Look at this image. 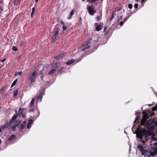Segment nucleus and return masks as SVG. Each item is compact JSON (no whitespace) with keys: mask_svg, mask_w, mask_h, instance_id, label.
Wrapping results in <instances>:
<instances>
[{"mask_svg":"<svg viewBox=\"0 0 157 157\" xmlns=\"http://www.w3.org/2000/svg\"><path fill=\"white\" fill-rule=\"evenodd\" d=\"M74 59H71L69 61H67L66 63V64L67 65H70L74 62Z\"/></svg>","mask_w":157,"mask_h":157,"instance_id":"nucleus-14","label":"nucleus"},{"mask_svg":"<svg viewBox=\"0 0 157 157\" xmlns=\"http://www.w3.org/2000/svg\"><path fill=\"white\" fill-rule=\"evenodd\" d=\"M44 69V68L43 70L42 71H40V73L41 74H43L42 76H41V80H42L43 77H44V75H45L43 73V71Z\"/></svg>","mask_w":157,"mask_h":157,"instance_id":"nucleus-22","label":"nucleus"},{"mask_svg":"<svg viewBox=\"0 0 157 157\" xmlns=\"http://www.w3.org/2000/svg\"><path fill=\"white\" fill-rule=\"evenodd\" d=\"M139 118V117L138 116H136V117L135 119V121H134V122H136V120L138 119Z\"/></svg>","mask_w":157,"mask_h":157,"instance_id":"nucleus-28","label":"nucleus"},{"mask_svg":"<svg viewBox=\"0 0 157 157\" xmlns=\"http://www.w3.org/2000/svg\"><path fill=\"white\" fill-rule=\"evenodd\" d=\"M137 113V112L136 111V113Z\"/></svg>","mask_w":157,"mask_h":157,"instance_id":"nucleus-43","label":"nucleus"},{"mask_svg":"<svg viewBox=\"0 0 157 157\" xmlns=\"http://www.w3.org/2000/svg\"><path fill=\"white\" fill-rule=\"evenodd\" d=\"M17 118V116L16 115H14L12 118L11 122H12L13 121H14V120H16Z\"/></svg>","mask_w":157,"mask_h":157,"instance_id":"nucleus-20","label":"nucleus"},{"mask_svg":"<svg viewBox=\"0 0 157 157\" xmlns=\"http://www.w3.org/2000/svg\"><path fill=\"white\" fill-rule=\"evenodd\" d=\"M12 49L15 51H17V47L15 46H13L12 47Z\"/></svg>","mask_w":157,"mask_h":157,"instance_id":"nucleus-23","label":"nucleus"},{"mask_svg":"<svg viewBox=\"0 0 157 157\" xmlns=\"http://www.w3.org/2000/svg\"><path fill=\"white\" fill-rule=\"evenodd\" d=\"M138 4H136V3L134 5V7H135V8L136 9V8H137V7H138Z\"/></svg>","mask_w":157,"mask_h":157,"instance_id":"nucleus-27","label":"nucleus"},{"mask_svg":"<svg viewBox=\"0 0 157 157\" xmlns=\"http://www.w3.org/2000/svg\"><path fill=\"white\" fill-rule=\"evenodd\" d=\"M18 94V91L17 90H15L13 92V96L14 97L16 96Z\"/></svg>","mask_w":157,"mask_h":157,"instance_id":"nucleus-21","label":"nucleus"},{"mask_svg":"<svg viewBox=\"0 0 157 157\" xmlns=\"http://www.w3.org/2000/svg\"><path fill=\"white\" fill-rule=\"evenodd\" d=\"M145 0H142L141 2H142H142H144V1H145Z\"/></svg>","mask_w":157,"mask_h":157,"instance_id":"nucleus-38","label":"nucleus"},{"mask_svg":"<svg viewBox=\"0 0 157 157\" xmlns=\"http://www.w3.org/2000/svg\"><path fill=\"white\" fill-rule=\"evenodd\" d=\"M59 26H60L59 25H56L55 27V30L54 31V33L55 34V35H58L59 31Z\"/></svg>","mask_w":157,"mask_h":157,"instance_id":"nucleus-6","label":"nucleus"},{"mask_svg":"<svg viewBox=\"0 0 157 157\" xmlns=\"http://www.w3.org/2000/svg\"><path fill=\"white\" fill-rule=\"evenodd\" d=\"M35 12V9L33 7L32 8V12L33 13H34Z\"/></svg>","mask_w":157,"mask_h":157,"instance_id":"nucleus-31","label":"nucleus"},{"mask_svg":"<svg viewBox=\"0 0 157 157\" xmlns=\"http://www.w3.org/2000/svg\"><path fill=\"white\" fill-rule=\"evenodd\" d=\"M65 54H61L58 56H55L54 57L55 59H59L63 58V57L64 56Z\"/></svg>","mask_w":157,"mask_h":157,"instance_id":"nucleus-7","label":"nucleus"},{"mask_svg":"<svg viewBox=\"0 0 157 157\" xmlns=\"http://www.w3.org/2000/svg\"><path fill=\"white\" fill-rule=\"evenodd\" d=\"M17 81V79H16L15 80L13 81V83H12V84L11 85L12 87L13 86H14L15 85Z\"/></svg>","mask_w":157,"mask_h":157,"instance_id":"nucleus-18","label":"nucleus"},{"mask_svg":"<svg viewBox=\"0 0 157 157\" xmlns=\"http://www.w3.org/2000/svg\"><path fill=\"white\" fill-rule=\"evenodd\" d=\"M124 22L123 21H121L120 23V26H122L123 24H124Z\"/></svg>","mask_w":157,"mask_h":157,"instance_id":"nucleus-32","label":"nucleus"},{"mask_svg":"<svg viewBox=\"0 0 157 157\" xmlns=\"http://www.w3.org/2000/svg\"><path fill=\"white\" fill-rule=\"evenodd\" d=\"M16 137L15 136L14 134L11 135L8 139L9 141H13L15 139Z\"/></svg>","mask_w":157,"mask_h":157,"instance_id":"nucleus-8","label":"nucleus"},{"mask_svg":"<svg viewBox=\"0 0 157 157\" xmlns=\"http://www.w3.org/2000/svg\"><path fill=\"white\" fill-rule=\"evenodd\" d=\"M148 105H149V106H151L152 105H151V104H149Z\"/></svg>","mask_w":157,"mask_h":157,"instance_id":"nucleus-40","label":"nucleus"},{"mask_svg":"<svg viewBox=\"0 0 157 157\" xmlns=\"http://www.w3.org/2000/svg\"><path fill=\"white\" fill-rule=\"evenodd\" d=\"M156 96L157 97V93L156 94Z\"/></svg>","mask_w":157,"mask_h":157,"instance_id":"nucleus-42","label":"nucleus"},{"mask_svg":"<svg viewBox=\"0 0 157 157\" xmlns=\"http://www.w3.org/2000/svg\"><path fill=\"white\" fill-rule=\"evenodd\" d=\"M87 2H89V0H87Z\"/></svg>","mask_w":157,"mask_h":157,"instance_id":"nucleus-41","label":"nucleus"},{"mask_svg":"<svg viewBox=\"0 0 157 157\" xmlns=\"http://www.w3.org/2000/svg\"><path fill=\"white\" fill-rule=\"evenodd\" d=\"M114 17V13H112V17H111V19H110V20H112L113 19V17Z\"/></svg>","mask_w":157,"mask_h":157,"instance_id":"nucleus-33","label":"nucleus"},{"mask_svg":"<svg viewBox=\"0 0 157 157\" xmlns=\"http://www.w3.org/2000/svg\"><path fill=\"white\" fill-rule=\"evenodd\" d=\"M22 71L17 72L15 73L14 75L16 76L17 75H19V76H20L22 74Z\"/></svg>","mask_w":157,"mask_h":157,"instance_id":"nucleus-16","label":"nucleus"},{"mask_svg":"<svg viewBox=\"0 0 157 157\" xmlns=\"http://www.w3.org/2000/svg\"><path fill=\"white\" fill-rule=\"evenodd\" d=\"M87 6L88 7L87 10L90 14L92 15H94V13H95V11L92 6L88 5Z\"/></svg>","mask_w":157,"mask_h":157,"instance_id":"nucleus-4","label":"nucleus"},{"mask_svg":"<svg viewBox=\"0 0 157 157\" xmlns=\"http://www.w3.org/2000/svg\"><path fill=\"white\" fill-rule=\"evenodd\" d=\"M42 94H40L38 96L37 98V100L38 101H42Z\"/></svg>","mask_w":157,"mask_h":157,"instance_id":"nucleus-11","label":"nucleus"},{"mask_svg":"<svg viewBox=\"0 0 157 157\" xmlns=\"http://www.w3.org/2000/svg\"><path fill=\"white\" fill-rule=\"evenodd\" d=\"M39 0H35V1L36 2H37Z\"/></svg>","mask_w":157,"mask_h":157,"instance_id":"nucleus-37","label":"nucleus"},{"mask_svg":"<svg viewBox=\"0 0 157 157\" xmlns=\"http://www.w3.org/2000/svg\"><path fill=\"white\" fill-rule=\"evenodd\" d=\"M137 148L141 152L142 155L145 157H150L151 156L153 157L157 154V147L155 148H152L147 150L144 149L142 146L138 145Z\"/></svg>","mask_w":157,"mask_h":157,"instance_id":"nucleus-1","label":"nucleus"},{"mask_svg":"<svg viewBox=\"0 0 157 157\" xmlns=\"http://www.w3.org/2000/svg\"><path fill=\"white\" fill-rule=\"evenodd\" d=\"M90 43L89 41H87L86 42L83 43L81 46V48L82 50H85L86 49H88L90 46Z\"/></svg>","mask_w":157,"mask_h":157,"instance_id":"nucleus-3","label":"nucleus"},{"mask_svg":"<svg viewBox=\"0 0 157 157\" xmlns=\"http://www.w3.org/2000/svg\"><path fill=\"white\" fill-rule=\"evenodd\" d=\"M34 13H33L32 12L31 13V16L32 17L33 15V14H34Z\"/></svg>","mask_w":157,"mask_h":157,"instance_id":"nucleus-35","label":"nucleus"},{"mask_svg":"<svg viewBox=\"0 0 157 157\" xmlns=\"http://www.w3.org/2000/svg\"><path fill=\"white\" fill-rule=\"evenodd\" d=\"M63 30H65V29L67 28L66 26H63Z\"/></svg>","mask_w":157,"mask_h":157,"instance_id":"nucleus-30","label":"nucleus"},{"mask_svg":"<svg viewBox=\"0 0 157 157\" xmlns=\"http://www.w3.org/2000/svg\"><path fill=\"white\" fill-rule=\"evenodd\" d=\"M132 4H129L128 5V7L130 9H131L132 8Z\"/></svg>","mask_w":157,"mask_h":157,"instance_id":"nucleus-24","label":"nucleus"},{"mask_svg":"<svg viewBox=\"0 0 157 157\" xmlns=\"http://www.w3.org/2000/svg\"><path fill=\"white\" fill-rule=\"evenodd\" d=\"M102 15L100 14L99 16H97L96 17V20L97 21H98L101 19Z\"/></svg>","mask_w":157,"mask_h":157,"instance_id":"nucleus-15","label":"nucleus"},{"mask_svg":"<svg viewBox=\"0 0 157 157\" xmlns=\"http://www.w3.org/2000/svg\"><path fill=\"white\" fill-rule=\"evenodd\" d=\"M5 60V59H3L2 60H1V62H4Z\"/></svg>","mask_w":157,"mask_h":157,"instance_id":"nucleus-36","label":"nucleus"},{"mask_svg":"<svg viewBox=\"0 0 157 157\" xmlns=\"http://www.w3.org/2000/svg\"><path fill=\"white\" fill-rule=\"evenodd\" d=\"M82 1H85V0H82Z\"/></svg>","mask_w":157,"mask_h":157,"instance_id":"nucleus-44","label":"nucleus"},{"mask_svg":"<svg viewBox=\"0 0 157 157\" xmlns=\"http://www.w3.org/2000/svg\"><path fill=\"white\" fill-rule=\"evenodd\" d=\"M33 122V121L31 119L29 121L28 124L27 125V128H30L31 127V124Z\"/></svg>","mask_w":157,"mask_h":157,"instance_id":"nucleus-10","label":"nucleus"},{"mask_svg":"<svg viewBox=\"0 0 157 157\" xmlns=\"http://www.w3.org/2000/svg\"><path fill=\"white\" fill-rule=\"evenodd\" d=\"M58 63H56V64H54L53 65H52V66L53 67H54L55 68L52 69L48 73L49 74L52 75L54 73V72L56 71V68H58L59 67H58L57 65Z\"/></svg>","mask_w":157,"mask_h":157,"instance_id":"nucleus-5","label":"nucleus"},{"mask_svg":"<svg viewBox=\"0 0 157 157\" xmlns=\"http://www.w3.org/2000/svg\"><path fill=\"white\" fill-rule=\"evenodd\" d=\"M2 131V128H1V127H0V132H1Z\"/></svg>","mask_w":157,"mask_h":157,"instance_id":"nucleus-39","label":"nucleus"},{"mask_svg":"<svg viewBox=\"0 0 157 157\" xmlns=\"http://www.w3.org/2000/svg\"><path fill=\"white\" fill-rule=\"evenodd\" d=\"M6 125L5 124L3 125V126H1L0 127L1 128H6Z\"/></svg>","mask_w":157,"mask_h":157,"instance_id":"nucleus-25","label":"nucleus"},{"mask_svg":"<svg viewBox=\"0 0 157 157\" xmlns=\"http://www.w3.org/2000/svg\"><path fill=\"white\" fill-rule=\"evenodd\" d=\"M157 107H153L152 109V110L153 111H155L156 110Z\"/></svg>","mask_w":157,"mask_h":157,"instance_id":"nucleus-26","label":"nucleus"},{"mask_svg":"<svg viewBox=\"0 0 157 157\" xmlns=\"http://www.w3.org/2000/svg\"><path fill=\"white\" fill-rule=\"evenodd\" d=\"M37 76L36 71L31 72L28 75V80L31 83L35 82L36 81Z\"/></svg>","mask_w":157,"mask_h":157,"instance_id":"nucleus-2","label":"nucleus"},{"mask_svg":"<svg viewBox=\"0 0 157 157\" xmlns=\"http://www.w3.org/2000/svg\"><path fill=\"white\" fill-rule=\"evenodd\" d=\"M26 122L25 121H24L23 123L20 125V128L21 130H22L26 126Z\"/></svg>","mask_w":157,"mask_h":157,"instance_id":"nucleus-9","label":"nucleus"},{"mask_svg":"<svg viewBox=\"0 0 157 157\" xmlns=\"http://www.w3.org/2000/svg\"><path fill=\"white\" fill-rule=\"evenodd\" d=\"M157 145V142H155L154 144V146H156Z\"/></svg>","mask_w":157,"mask_h":157,"instance_id":"nucleus-34","label":"nucleus"},{"mask_svg":"<svg viewBox=\"0 0 157 157\" xmlns=\"http://www.w3.org/2000/svg\"><path fill=\"white\" fill-rule=\"evenodd\" d=\"M61 23L63 26H65V23L63 21H61Z\"/></svg>","mask_w":157,"mask_h":157,"instance_id":"nucleus-29","label":"nucleus"},{"mask_svg":"<svg viewBox=\"0 0 157 157\" xmlns=\"http://www.w3.org/2000/svg\"><path fill=\"white\" fill-rule=\"evenodd\" d=\"M96 30L97 31H99L102 29L101 26L100 25H97L96 27Z\"/></svg>","mask_w":157,"mask_h":157,"instance_id":"nucleus-13","label":"nucleus"},{"mask_svg":"<svg viewBox=\"0 0 157 157\" xmlns=\"http://www.w3.org/2000/svg\"><path fill=\"white\" fill-rule=\"evenodd\" d=\"M57 35H55V34H54V35H53V36L52 37V41L53 42L55 41Z\"/></svg>","mask_w":157,"mask_h":157,"instance_id":"nucleus-17","label":"nucleus"},{"mask_svg":"<svg viewBox=\"0 0 157 157\" xmlns=\"http://www.w3.org/2000/svg\"><path fill=\"white\" fill-rule=\"evenodd\" d=\"M74 14V11L73 10H72L70 13V17L69 18H68V19H70L71 17V16Z\"/></svg>","mask_w":157,"mask_h":157,"instance_id":"nucleus-19","label":"nucleus"},{"mask_svg":"<svg viewBox=\"0 0 157 157\" xmlns=\"http://www.w3.org/2000/svg\"><path fill=\"white\" fill-rule=\"evenodd\" d=\"M35 99L34 98H33L31 101L30 104L29 106L31 107H32L34 105V103Z\"/></svg>","mask_w":157,"mask_h":157,"instance_id":"nucleus-12","label":"nucleus"}]
</instances>
